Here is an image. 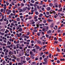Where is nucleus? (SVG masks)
I'll return each instance as SVG.
<instances>
[{"mask_svg":"<svg viewBox=\"0 0 65 65\" xmlns=\"http://www.w3.org/2000/svg\"><path fill=\"white\" fill-rule=\"evenodd\" d=\"M17 21H20V18H17Z\"/></svg>","mask_w":65,"mask_h":65,"instance_id":"6ab92c4d","label":"nucleus"},{"mask_svg":"<svg viewBox=\"0 0 65 65\" xmlns=\"http://www.w3.org/2000/svg\"><path fill=\"white\" fill-rule=\"evenodd\" d=\"M8 2L7 1H6V4H7V5H8L9 4V3H8L7 2Z\"/></svg>","mask_w":65,"mask_h":65,"instance_id":"ea45409f","label":"nucleus"},{"mask_svg":"<svg viewBox=\"0 0 65 65\" xmlns=\"http://www.w3.org/2000/svg\"><path fill=\"white\" fill-rule=\"evenodd\" d=\"M58 6L59 8H61V4H60L58 5Z\"/></svg>","mask_w":65,"mask_h":65,"instance_id":"cd10ccee","label":"nucleus"},{"mask_svg":"<svg viewBox=\"0 0 65 65\" xmlns=\"http://www.w3.org/2000/svg\"><path fill=\"white\" fill-rule=\"evenodd\" d=\"M22 28H20L19 29V30H18V31H20V32H21V31H22Z\"/></svg>","mask_w":65,"mask_h":65,"instance_id":"dca6fc26","label":"nucleus"},{"mask_svg":"<svg viewBox=\"0 0 65 65\" xmlns=\"http://www.w3.org/2000/svg\"><path fill=\"white\" fill-rule=\"evenodd\" d=\"M45 36H43L41 38V39H43V38H44Z\"/></svg>","mask_w":65,"mask_h":65,"instance_id":"4c0bfd02","label":"nucleus"},{"mask_svg":"<svg viewBox=\"0 0 65 65\" xmlns=\"http://www.w3.org/2000/svg\"><path fill=\"white\" fill-rule=\"evenodd\" d=\"M31 2L32 3H34L35 2V1H34L32 0L31 1Z\"/></svg>","mask_w":65,"mask_h":65,"instance_id":"f3484780","label":"nucleus"},{"mask_svg":"<svg viewBox=\"0 0 65 65\" xmlns=\"http://www.w3.org/2000/svg\"><path fill=\"white\" fill-rule=\"evenodd\" d=\"M47 21L48 22H52L53 21V20H51L50 19H48Z\"/></svg>","mask_w":65,"mask_h":65,"instance_id":"20e7f679","label":"nucleus"},{"mask_svg":"<svg viewBox=\"0 0 65 65\" xmlns=\"http://www.w3.org/2000/svg\"><path fill=\"white\" fill-rule=\"evenodd\" d=\"M61 40H62V39H61V38H59V41L60 42Z\"/></svg>","mask_w":65,"mask_h":65,"instance_id":"37998d69","label":"nucleus"},{"mask_svg":"<svg viewBox=\"0 0 65 65\" xmlns=\"http://www.w3.org/2000/svg\"><path fill=\"white\" fill-rule=\"evenodd\" d=\"M36 48L37 50H38V49H39L40 47L38 46H36Z\"/></svg>","mask_w":65,"mask_h":65,"instance_id":"0eeeda50","label":"nucleus"},{"mask_svg":"<svg viewBox=\"0 0 65 65\" xmlns=\"http://www.w3.org/2000/svg\"><path fill=\"white\" fill-rule=\"evenodd\" d=\"M54 23H52V24L50 25V27H51V28H53V27H54Z\"/></svg>","mask_w":65,"mask_h":65,"instance_id":"f03ea898","label":"nucleus"},{"mask_svg":"<svg viewBox=\"0 0 65 65\" xmlns=\"http://www.w3.org/2000/svg\"><path fill=\"white\" fill-rule=\"evenodd\" d=\"M6 50H7L6 48H5V49L3 50L4 52H5L6 51Z\"/></svg>","mask_w":65,"mask_h":65,"instance_id":"4d7b16f0","label":"nucleus"},{"mask_svg":"<svg viewBox=\"0 0 65 65\" xmlns=\"http://www.w3.org/2000/svg\"><path fill=\"white\" fill-rule=\"evenodd\" d=\"M13 58L14 59H15V60H16L17 59V58L15 57V56L13 55Z\"/></svg>","mask_w":65,"mask_h":65,"instance_id":"bb28decb","label":"nucleus"},{"mask_svg":"<svg viewBox=\"0 0 65 65\" xmlns=\"http://www.w3.org/2000/svg\"><path fill=\"white\" fill-rule=\"evenodd\" d=\"M0 44L1 45H3V44H2V43L1 42H0Z\"/></svg>","mask_w":65,"mask_h":65,"instance_id":"774afa93","label":"nucleus"},{"mask_svg":"<svg viewBox=\"0 0 65 65\" xmlns=\"http://www.w3.org/2000/svg\"><path fill=\"white\" fill-rule=\"evenodd\" d=\"M5 63H6L5 61H4L3 62V65H5Z\"/></svg>","mask_w":65,"mask_h":65,"instance_id":"e433bc0d","label":"nucleus"},{"mask_svg":"<svg viewBox=\"0 0 65 65\" xmlns=\"http://www.w3.org/2000/svg\"><path fill=\"white\" fill-rule=\"evenodd\" d=\"M44 61L45 62H47V58H45L44 59Z\"/></svg>","mask_w":65,"mask_h":65,"instance_id":"7ed1b4c3","label":"nucleus"},{"mask_svg":"<svg viewBox=\"0 0 65 65\" xmlns=\"http://www.w3.org/2000/svg\"><path fill=\"white\" fill-rule=\"evenodd\" d=\"M35 14H37V15H38V12L37 11L36 12Z\"/></svg>","mask_w":65,"mask_h":65,"instance_id":"2f4dec72","label":"nucleus"},{"mask_svg":"<svg viewBox=\"0 0 65 65\" xmlns=\"http://www.w3.org/2000/svg\"><path fill=\"white\" fill-rule=\"evenodd\" d=\"M16 35L17 36V37H20V35H19V34H16Z\"/></svg>","mask_w":65,"mask_h":65,"instance_id":"a211bd4d","label":"nucleus"},{"mask_svg":"<svg viewBox=\"0 0 65 65\" xmlns=\"http://www.w3.org/2000/svg\"><path fill=\"white\" fill-rule=\"evenodd\" d=\"M38 43H39L40 44H41L42 45V43H41V41H39V42H38Z\"/></svg>","mask_w":65,"mask_h":65,"instance_id":"b1692460","label":"nucleus"},{"mask_svg":"<svg viewBox=\"0 0 65 65\" xmlns=\"http://www.w3.org/2000/svg\"><path fill=\"white\" fill-rule=\"evenodd\" d=\"M17 60L18 62H20V58H17Z\"/></svg>","mask_w":65,"mask_h":65,"instance_id":"1a4fd4ad","label":"nucleus"},{"mask_svg":"<svg viewBox=\"0 0 65 65\" xmlns=\"http://www.w3.org/2000/svg\"><path fill=\"white\" fill-rule=\"evenodd\" d=\"M12 61H13L14 62H15V60H14V59H12Z\"/></svg>","mask_w":65,"mask_h":65,"instance_id":"603ef678","label":"nucleus"},{"mask_svg":"<svg viewBox=\"0 0 65 65\" xmlns=\"http://www.w3.org/2000/svg\"><path fill=\"white\" fill-rule=\"evenodd\" d=\"M30 54H32V52L31 51H30Z\"/></svg>","mask_w":65,"mask_h":65,"instance_id":"338daca9","label":"nucleus"},{"mask_svg":"<svg viewBox=\"0 0 65 65\" xmlns=\"http://www.w3.org/2000/svg\"><path fill=\"white\" fill-rule=\"evenodd\" d=\"M54 40H57V38H56V37H55L54 38Z\"/></svg>","mask_w":65,"mask_h":65,"instance_id":"680f3d73","label":"nucleus"},{"mask_svg":"<svg viewBox=\"0 0 65 65\" xmlns=\"http://www.w3.org/2000/svg\"><path fill=\"white\" fill-rule=\"evenodd\" d=\"M22 11H23L22 9H20V11H19V12H21Z\"/></svg>","mask_w":65,"mask_h":65,"instance_id":"a878e982","label":"nucleus"},{"mask_svg":"<svg viewBox=\"0 0 65 65\" xmlns=\"http://www.w3.org/2000/svg\"><path fill=\"white\" fill-rule=\"evenodd\" d=\"M30 6H33V4L32 3H30Z\"/></svg>","mask_w":65,"mask_h":65,"instance_id":"3c124183","label":"nucleus"},{"mask_svg":"<svg viewBox=\"0 0 65 65\" xmlns=\"http://www.w3.org/2000/svg\"><path fill=\"white\" fill-rule=\"evenodd\" d=\"M20 5L21 6H24V4L23 3H21Z\"/></svg>","mask_w":65,"mask_h":65,"instance_id":"4468645a","label":"nucleus"},{"mask_svg":"<svg viewBox=\"0 0 65 65\" xmlns=\"http://www.w3.org/2000/svg\"><path fill=\"white\" fill-rule=\"evenodd\" d=\"M18 17V15H15V18H17V17Z\"/></svg>","mask_w":65,"mask_h":65,"instance_id":"69168bd1","label":"nucleus"},{"mask_svg":"<svg viewBox=\"0 0 65 65\" xmlns=\"http://www.w3.org/2000/svg\"><path fill=\"white\" fill-rule=\"evenodd\" d=\"M52 32L51 30H49L47 32V34H49V33H51Z\"/></svg>","mask_w":65,"mask_h":65,"instance_id":"423d86ee","label":"nucleus"},{"mask_svg":"<svg viewBox=\"0 0 65 65\" xmlns=\"http://www.w3.org/2000/svg\"><path fill=\"white\" fill-rule=\"evenodd\" d=\"M46 22V20H44V23H45Z\"/></svg>","mask_w":65,"mask_h":65,"instance_id":"6e6d98bb","label":"nucleus"},{"mask_svg":"<svg viewBox=\"0 0 65 65\" xmlns=\"http://www.w3.org/2000/svg\"><path fill=\"white\" fill-rule=\"evenodd\" d=\"M34 11H37V9L36 8H34Z\"/></svg>","mask_w":65,"mask_h":65,"instance_id":"c85d7f7f","label":"nucleus"},{"mask_svg":"<svg viewBox=\"0 0 65 65\" xmlns=\"http://www.w3.org/2000/svg\"><path fill=\"white\" fill-rule=\"evenodd\" d=\"M13 46H14V47H13V49L14 50L16 49V47L15 46V45H13Z\"/></svg>","mask_w":65,"mask_h":65,"instance_id":"4be33fe9","label":"nucleus"},{"mask_svg":"<svg viewBox=\"0 0 65 65\" xmlns=\"http://www.w3.org/2000/svg\"><path fill=\"white\" fill-rule=\"evenodd\" d=\"M34 31L35 32H37V30H34Z\"/></svg>","mask_w":65,"mask_h":65,"instance_id":"052dcab7","label":"nucleus"},{"mask_svg":"<svg viewBox=\"0 0 65 65\" xmlns=\"http://www.w3.org/2000/svg\"><path fill=\"white\" fill-rule=\"evenodd\" d=\"M37 35L38 36H40V33H39V32L37 33Z\"/></svg>","mask_w":65,"mask_h":65,"instance_id":"8fccbe9b","label":"nucleus"},{"mask_svg":"<svg viewBox=\"0 0 65 65\" xmlns=\"http://www.w3.org/2000/svg\"><path fill=\"white\" fill-rule=\"evenodd\" d=\"M6 4H5L4 5V8H6Z\"/></svg>","mask_w":65,"mask_h":65,"instance_id":"5701e85b","label":"nucleus"},{"mask_svg":"<svg viewBox=\"0 0 65 65\" xmlns=\"http://www.w3.org/2000/svg\"><path fill=\"white\" fill-rule=\"evenodd\" d=\"M9 41H12V42H13V39H9Z\"/></svg>","mask_w":65,"mask_h":65,"instance_id":"6e6552de","label":"nucleus"},{"mask_svg":"<svg viewBox=\"0 0 65 65\" xmlns=\"http://www.w3.org/2000/svg\"><path fill=\"white\" fill-rule=\"evenodd\" d=\"M9 65H12V62L10 61L9 63Z\"/></svg>","mask_w":65,"mask_h":65,"instance_id":"58836bf2","label":"nucleus"},{"mask_svg":"<svg viewBox=\"0 0 65 65\" xmlns=\"http://www.w3.org/2000/svg\"><path fill=\"white\" fill-rule=\"evenodd\" d=\"M19 43V40H18L16 42V43Z\"/></svg>","mask_w":65,"mask_h":65,"instance_id":"0e129e2a","label":"nucleus"},{"mask_svg":"<svg viewBox=\"0 0 65 65\" xmlns=\"http://www.w3.org/2000/svg\"><path fill=\"white\" fill-rule=\"evenodd\" d=\"M18 65H22V63L19 62L18 63Z\"/></svg>","mask_w":65,"mask_h":65,"instance_id":"79ce46f5","label":"nucleus"},{"mask_svg":"<svg viewBox=\"0 0 65 65\" xmlns=\"http://www.w3.org/2000/svg\"><path fill=\"white\" fill-rule=\"evenodd\" d=\"M1 12H3V9H1Z\"/></svg>","mask_w":65,"mask_h":65,"instance_id":"a18cd8bd","label":"nucleus"},{"mask_svg":"<svg viewBox=\"0 0 65 65\" xmlns=\"http://www.w3.org/2000/svg\"><path fill=\"white\" fill-rule=\"evenodd\" d=\"M46 37H47V38H48V37L49 36H48V35L46 34L45 35Z\"/></svg>","mask_w":65,"mask_h":65,"instance_id":"864d4df0","label":"nucleus"},{"mask_svg":"<svg viewBox=\"0 0 65 65\" xmlns=\"http://www.w3.org/2000/svg\"><path fill=\"white\" fill-rule=\"evenodd\" d=\"M48 29V27H47L45 29V32L46 31H47Z\"/></svg>","mask_w":65,"mask_h":65,"instance_id":"aec40b11","label":"nucleus"},{"mask_svg":"<svg viewBox=\"0 0 65 65\" xmlns=\"http://www.w3.org/2000/svg\"><path fill=\"white\" fill-rule=\"evenodd\" d=\"M43 14L42 13H41L39 15V17H40V18L42 16H43Z\"/></svg>","mask_w":65,"mask_h":65,"instance_id":"9b49d317","label":"nucleus"},{"mask_svg":"<svg viewBox=\"0 0 65 65\" xmlns=\"http://www.w3.org/2000/svg\"><path fill=\"white\" fill-rule=\"evenodd\" d=\"M30 49H27V51H26V53H29V52L30 51Z\"/></svg>","mask_w":65,"mask_h":65,"instance_id":"2eb2a0df","label":"nucleus"},{"mask_svg":"<svg viewBox=\"0 0 65 65\" xmlns=\"http://www.w3.org/2000/svg\"><path fill=\"white\" fill-rule=\"evenodd\" d=\"M50 14H52V13H54V14H55V13H56L53 10H51V11H50Z\"/></svg>","mask_w":65,"mask_h":65,"instance_id":"f257e3e1","label":"nucleus"},{"mask_svg":"<svg viewBox=\"0 0 65 65\" xmlns=\"http://www.w3.org/2000/svg\"><path fill=\"white\" fill-rule=\"evenodd\" d=\"M49 5L51 7L53 6V4H52V3H51Z\"/></svg>","mask_w":65,"mask_h":65,"instance_id":"ddd939ff","label":"nucleus"},{"mask_svg":"<svg viewBox=\"0 0 65 65\" xmlns=\"http://www.w3.org/2000/svg\"><path fill=\"white\" fill-rule=\"evenodd\" d=\"M45 16L46 17V18H48L49 17V16H46V14L45 15Z\"/></svg>","mask_w":65,"mask_h":65,"instance_id":"c9c22d12","label":"nucleus"},{"mask_svg":"<svg viewBox=\"0 0 65 65\" xmlns=\"http://www.w3.org/2000/svg\"><path fill=\"white\" fill-rule=\"evenodd\" d=\"M36 64V63H35V62H33L32 64H33L34 65H35V64Z\"/></svg>","mask_w":65,"mask_h":65,"instance_id":"7c9ffc66","label":"nucleus"},{"mask_svg":"<svg viewBox=\"0 0 65 65\" xmlns=\"http://www.w3.org/2000/svg\"><path fill=\"white\" fill-rule=\"evenodd\" d=\"M43 64H47V62H43Z\"/></svg>","mask_w":65,"mask_h":65,"instance_id":"a19ab883","label":"nucleus"},{"mask_svg":"<svg viewBox=\"0 0 65 65\" xmlns=\"http://www.w3.org/2000/svg\"><path fill=\"white\" fill-rule=\"evenodd\" d=\"M41 9L42 10H43V11H44V8L43 7H42L41 8Z\"/></svg>","mask_w":65,"mask_h":65,"instance_id":"473e14b6","label":"nucleus"},{"mask_svg":"<svg viewBox=\"0 0 65 65\" xmlns=\"http://www.w3.org/2000/svg\"><path fill=\"white\" fill-rule=\"evenodd\" d=\"M46 9L47 11H49L51 9V8L50 7H48Z\"/></svg>","mask_w":65,"mask_h":65,"instance_id":"39448f33","label":"nucleus"},{"mask_svg":"<svg viewBox=\"0 0 65 65\" xmlns=\"http://www.w3.org/2000/svg\"><path fill=\"white\" fill-rule=\"evenodd\" d=\"M6 47H8L9 48H10V46L9 45L8 46H6Z\"/></svg>","mask_w":65,"mask_h":65,"instance_id":"de8ad7c7","label":"nucleus"},{"mask_svg":"<svg viewBox=\"0 0 65 65\" xmlns=\"http://www.w3.org/2000/svg\"><path fill=\"white\" fill-rule=\"evenodd\" d=\"M46 14L47 15H49V14H50V12H46Z\"/></svg>","mask_w":65,"mask_h":65,"instance_id":"72a5a7b5","label":"nucleus"},{"mask_svg":"<svg viewBox=\"0 0 65 65\" xmlns=\"http://www.w3.org/2000/svg\"><path fill=\"white\" fill-rule=\"evenodd\" d=\"M34 6L35 7H36L37 6V4L34 5Z\"/></svg>","mask_w":65,"mask_h":65,"instance_id":"bf43d9fd","label":"nucleus"},{"mask_svg":"<svg viewBox=\"0 0 65 65\" xmlns=\"http://www.w3.org/2000/svg\"><path fill=\"white\" fill-rule=\"evenodd\" d=\"M30 58L29 57H28L27 58V60H30Z\"/></svg>","mask_w":65,"mask_h":65,"instance_id":"c03bdc74","label":"nucleus"},{"mask_svg":"<svg viewBox=\"0 0 65 65\" xmlns=\"http://www.w3.org/2000/svg\"><path fill=\"white\" fill-rule=\"evenodd\" d=\"M47 46L46 45H45L43 46V48H45V47H46Z\"/></svg>","mask_w":65,"mask_h":65,"instance_id":"f704fd0d","label":"nucleus"},{"mask_svg":"<svg viewBox=\"0 0 65 65\" xmlns=\"http://www.w3.org/2000/svg\"><path fill=\"white\" fill-rule=\"evenodd\" d=\"M57 51H58V52H60V49L59 48H58V47H57Z\"/></svg>","mask_w":65,"mask_h":65,"instance_id":"c756f323","label":"nucleus"},{"mask_svg":"<svg viewBox=\"0 0 65 65\" xmlns=\"http://www.w3.org/2000/svg\"><path fill=\"white\" fill-rule=\"evenodd\" d=\"M42 43L43 45H44L45 44V42H42Z\"/></svg>","mask_w":65,"mask_h":65,"instance_id":"49530a36","label":"nucleus"},{"mask_svg":"<svg viewBox=\"0 0 65 65\" xmlns=\"http://www.w3.org/2000/svg\"><path fill=\"white\" fill-rule=\"evenodd\" d=\"M42 30H43V31H45V29H44V28H43Z\"/></svg>","mask_w":65,"mask_h":65,"instance_id":"e2e57ef3","label":"nucleus"},{"mask_svg":"<svg viewBox=\"0 0 65 65\" xmlns=\"http://www.w3.org/2000/svg\"><path fill=\"white\" fill-rule=\"evenodd\" d=\"M57 62L58 63H60V60H58L57 61Z\"/></svg>","mask_w":65,"mask_h":65,"instance_id":"5fc2aeb1","label":"nucleus"},{"mask_svg":"<svg viewBox=\"0 0 65 65\" xmlns=\"http://www.w3.org/2000/svg\"><path fill=\"white\" fill-rule=\"evenodd\" d=\"M23 10L24 11H25L26 10V9L25 8H23Z\"/></svg>","mask_w":65,"mask_h":65,"instance_id":"13d9d810","label":"nucleus"},{"mask_svg":"<svg viewBox=\"0 0 65 65\" xmlns=\"http://www.w3.org/2000/svg\"><path fill=\"white\" fill-rule=\"evenodd\" d=\"M7 43L9 45H10V44H11V42H10V41H8Z\"/></svg>","mask_w":65,"mask_h":65,"instance_id":"9d476101","label":"nucleus"},{"mask_svg":"<svg viewBox=\"0 0 65 65\" xmlns=\"http://www.w3.org/2000/svg\"><path fill=\"white\" fill-rule=\"evenodd\" d=\"M32 52H34V53H35V52H36V50H35V49H33L32 50Z\"/></svg>","mask_w":65,"mask_h":65,"instance_id":"f8f14e48","label":"nucleus"},{"mask_svg":"<svg viewBox=\"0 0 65 65\" xmlns=\"http://www.w3.org/2000/svg\"><path fill=\"white\" fill-rule=\"evenodd\" d=\"M51 56H52V54H50L49 55V57L50 58H51Z\"/></svg>","mask_w":65,"mask_h":65,"instance_id":"393cba45","label":"nucleus"},{"mask_svg":"<svg viewBox=\"0 0 65 65\" xmlns=\"http://www.w3.org/2000/svg\"><path fill=\"white\" fill-rule=\"evenodd\" d=\"M35 4H39V3H38V2H37L35 3Z\"/></svg>","mask_w":65,"mask_h":65,"instance_id":"09e8293b","label":"nucleus"},{"mask_svg":"<svg viewBox=\"0 0 65 65\" xmlns=\"http://www.w3.org/2000/svg\"><path fill=\"white\" fill-rule=\"evenodd\" d=\"M31 14H33V12H34V11L33 10H31Z\"/></svg>","mask_w":65,"mask_h":65,"instance_id":"412c9836","label":"nucleus"}]
</instances>
